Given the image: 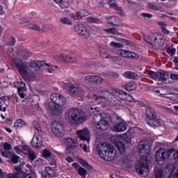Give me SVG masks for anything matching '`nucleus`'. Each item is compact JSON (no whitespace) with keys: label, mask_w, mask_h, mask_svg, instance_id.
Segmentation results:
<instances>
[{"label":"nucleus","mask_w":178,"mask_h":178,"mask_svg":"<svg viewBox=\"0 0 178 178\" xmlns=\"http://www.w3.org/2000/svg\"><path fill=\"white\" fill-rule=\"evenodd\" d=\"M138 148L141 157L139 160V164L136 167V172L139 175H148V172H149L148 168L151 163L147 159V155L151 154V145L147 142H140Z\"/></svg>","instance_id":"obj_1"},{"label":"nucleus","mask_w":178,"mask_h":178,"mask_svg":"<svg viewBox=\"0 0 178 178\" xmlns=\"http://www.w3.org/2000/svg\"><path fill=\"white\" fill-rule=\"evenodd\" d=\"M50 99L52 101L54 106H52V103H49V108L53 111L54 115H62L63 112V106L66 105V97H65L60 93H53L50 96Z\"/></svg>","instance_id":"obj_2"},{"label":"nucleus","mask_w":178,"mask_h":178,"mask_svg":"<svg viewBox=\"0 0 178 178\" xmlns=\"http://www.w3.org/2000/svg\"><path fill=\"white\" fill-rule=\"evenodd\" d=\"M97 154L100 155L101 158L104 161L111 162L115 159L116 153L115 152V148L111 144L107 143L99 144L96 148Z\"/></svg>","instance_id":"obj_3"},{"label":"nucleus","mask_w":178,"mask_h":178,"mask_svg":"<svg viewBox=\"0 0 178 178\" xmlns=\"http://www.w3.org/2000/svg\"><path fill=\"white\" fill-rule=\"evenodd\" d=\"M67 119L74 124H81L87 120V114L84 111L74 108L67 111Z\"/></svg>","instance_id":"obj_4"},{"label":"nucleus","mask_w":178,"mask_h":178,"mask_svg":"<svg viewBox=\"0 0 178 178\" xmlns=\"http://www.w3.org/2000/svg\"><path fill=\"white\" fill-rule=\"evenodd\" d=\"M64 88H67V92L73 98H79V97H83L84 95V90L83 88L79 86L76 83H65L63 86Z\"/></svg>","instance_id":"obj_5"},{"label":"nucleus","mask_w":178,"mask_h":178,"mask_svg":"<svg viewBox=\"0 0 178 178\" xmlns=\"http://www.w3.org/2000/svg\"><path fill=\"white\" fill-rule=\"evenodd\" d=\"M143 38L146 42L152 45L155 49H159V48L163 47V35H150L148 36L144 35Z\"/></svg>","instance_id":"obj_6"},{"label":"nucleus","mask_w":178,"mask_h":178,"mask_svg":"<svg viewBox=\"0 0 178 178\" xmlns=\"http://www.w3.org/2000/svg\"><path fill=\"white\" fill-rule=\"evenodd\" d=\"M13 63H15L19 73L23 77L24 80H27L29 76V69H30V63L19 60L17 59H13Z\"/></svg>","instance_id":"obj_7"},{"label":"nucleus","mask_w":178,"mask_h":178,"mask_svg":"<svg viewBox=\"0 0 178 178\" xmlns=\"http://www.w3.org/2000/svg\"><path fill=\"white\" fill-rule=\"evenodd\" d=\"M146 120L148 125L152 127H159L161 126V119L156 116V113L151 107L146 109Z\"/></svg>","instance_id":"obj_8"},{"label":"nucleus","mask_w":178,"mask_h":178,"mask_svg":"<svg viewBox=\"0 0 178 178\" xmlns=\"http://www.w3.org/2000/svg\"><path fill=\"white\" fill-rule=\"evenodd\" d=\"M92 123L99 130H107L109 127L108 118L104 117L101 114H96L92 118Z\"/></svg>","instance_id":"obj_9"},{"label":"nucleus","mask_w":178,"mask_h":178,"mask_svg":"<svg viewBox=\"0 0 178 178\" xmlns=\"http://www.w3.org/2000/svg\"><path fill=\"white\" fill-rule=\"evenodd\" d=\"M172 155V150H166L165 148H159L155 154V161L158 165H163L166 159H169Z\"/></svg>","instance_id":"obj_10"},{"label":"nucleus","mask_w":178,"mask_h":178,"mask_svg":"<svg viewBox=\"0 0 178 178\" xmlns=\"http://www.w3.org/2000/svg\"><path fill=\"white\" fill-rule=\"evenodd\" d=\"M99 98L102 99H106V101H108V102H110V104H113V105H120V101H119V99L115 97L113 93H111L106 90L100 91Z\"/></svg>","instance_id":"obj_11"},{"label":"nucleus","mask_w":178,"mask_h":178,"mask_svg":"<svg viewBox=\"0 0 178 178\" xmlns=\"http://www.w3.org/2000/svg\"><path fill=\"white\" fill-rule=\"evenodd\" d=\"M51 131L56 137H58L59 138L65 137V127H63V124L59 122L54 121L52 122Z\"/></svg>","instance_id":"obj_12"},{"label":"nucleus","mask_w":178,"mask_h":178,"mask_svg":"<svg viewBox=\"0 0 178 178\" xmlns=\"http://www.w3.org/2000/svg\"><path fill=\"white\" fill-rule=\"evenodd\" d=\"M147 74L151 76V77H152L154 80H156V81H167L168 79H169V74L163 70H159L157 72L149 71Z\"/></svg>","instance_id":"obj_13"},{"label":"nucleus","mask_w":178,"mask_h":178,"mask_svg":"<svg viewBox=\"0 0 178 178\" xmlns=\"http://www.w3.org/2000/svg\"><path fill=\"white\" fill-rule=\"evenodd\" d=\"M74 30H75L76 33H77L80 37H82V38H85V40L90 38V30H88L87 27L84 26V25L81 24H76L74 26Z\"/></svg>","instance_id":"obj_14"},{"label":"nucleus","mask_w":178,"mask_h":178,"mask_svg":"<svg viewBox=\"0 0 178 178\" xmlns=\"http://www.w3.org/2000/svg\"><path fill=\"white\" fill-rule=\"evenodd\" d=\"M112 93L116 97H119V98L123 99L124 101H127L128 102H132V101H134V98H133L130 94L123 90H120L119 89H113Z\"/></svg>","instance_id":"obj_15"},{"label":"nucleus","mask_w":178,"mask_h":178,"mask_svg":"<svg viewBox=\"0 0 178 178\" xmlns=\"http://www.w3.org/2000/svg\"><path fill=\"white\" fill-rule=\"evenodd\" d=\"M31 53L29 52L25 49H19L17 51V57L13 59H17V60H27L30 58Z\"/></svg>","instance_id":"obj_16"},{"label":"nucleus","mask_w":178,"mask_h":178,"mask_svg":"<svg viewBox=\"0 0 178 178\" xmlns=\"http://www.w3.org/2000/svg\"><path fill=\"white\" fill-rule=\"evenodd\" d=\"M115 145L121 153V158L122 159L123 163L127 161V154H126V145L122 142H115Z\"/></svg>","instance_id":"obj_17"},{"label":"nucleus","mask_w":178,"mask_h":178,"mask_svg":"<svg viewBox=\"0 0 178 178\" xmlns=\"http://www.w3.org/2000/svg\"><path fill=\"white\" fill-rule=\"evenodd\" d=\"M60 60L61 62H64V63H67V64H72V65H77L79 63V61L77 59L74 57H72L70 55H66V54H61L60 55Z\"/></svg>","instance_id":"obj_18"},{"label":"nucleus","mask_w":178,"mask_h":178,"mask_svg":"<svg viewBox=\"0 0 178 178\" xmlns=\"http://www.w3.org/2000/svg\"><path fill=\"white\" fill-rule=\"evenodd\" d=\"M79 138L83 141H87L88 144H90V131L87 129L76 131Z\"/></svg>","instance_id":"obj_19"},{"label":"nucleus","mask_w":178,"mask_h":178,"mask_svg":"<svg viewBox=\"0 0 178 178\" xmlns=\"http://www.w3.org/2000/svg\"><path fill=\"white\" fill-rule=\"evenodd\" d=\"M44 65L43 61L32 60L29 63V67L34 69L35 72H40L42 69V66Z\"/></svg>","instance_id":"obj_20"},{"label":"nucleus","mask_w":178,"mask_h":178,"mask_svg":"<svg viewBox=\"0 0 178 178\" xmlns=\"http://www.w3.org/2000/svg\"><path fill=\"white\" fill-rule=\"evenodd\" d=\"M31 145L36 149H40L42 147V139L38 138L37 136H34L31 140Z\"/></svg>","instance_id":"obj_21"},{"label":"nucleus","mask_w":178,"mask_h":178,"mask_svg":"<svg viewBox=\"0 0 178 178\" xmlns=\"http://www.w3.org/2000/svg\"><path fill=\"white\" fill-rule=\"evenodd\" d=\"M27 88H26V83L23 81L18 82V93L19 97L24 98L26 97V91Z\"/></svg>","instance_id":"obj_22"},{"label":"nucleus","mask_w":178,"mask_h":178,"mask_svg":"<svg viewBox=\"0 0 178 178\" xmlns=\"http://www.w3.org/2000/svg\"><path fill=\"white\" fill-rule=\"evenodd\" d=\"M127 127L124 122H120L119 124H115L112 127L113 131H116L117 133H120L122 131H125Z\"/></svg>","instance_id":"obj_23"},{"label":"nucleus","mask_w":178,"mask_h":178,"mask_svg":"<svg viewBox=\"0 0 178 178\" xmlns=\"http://www.w3.org/2000/svg\"><path fill=\"white\" fill-rule=\"evenodd\" d=\"M108 4L111 8H113V9H115V10H117L118 15L120 16H124V12L123 11V9L121 7L118 6V4H116V1L115 0L110 1Z\"/></svg>","instance_id":"obj_24"},{"label":"nucleus","mask_w":178,"mask_h":178,"mask_svg":"<svg viewBox=\"0 0 178 178\" xmlns=\"http://www.w3.org/2000/svg\"><path fill=\"white\" fill-rule=\"evenodd\" d=\"M54 2L58 5L62 9H66L70 6V4L65 0H54Z\"/></svg>","instance_id":"obj_25"},{"label":"nucleus","mask_w":178,"mask_h":178,"mask_svg":"<svg viewBox=\"0 0 178 178\" xmlns=\"http://www.w3.org/2000/svg\"><path fill=\"white\" fill-rule=\"evenodd\" d=\"M15 172L14 175H15L17 178H26L24 173L22 172V165H20L19 167H15Z\"/></svg>","instance_id":"obj_26"},{"label":"nucleus","mask_w":178,"mask_h":178,"mask_svg":"<svg viewBox=\"0 0 178 178\" xmlns=\"http://www.w3.org/2000/svg\"><path fill=\"white\" fill-rule=\"evenodd\" d=\"M107 23L111 24L112 26H118L119 23V18L118 17L111 16L107 18Z\"/></svg>","instance_id":"obj_27"},{"label":"nucleus","mask_w":178,"mask_h":178,"mask_svg":"<svg viewBox=\"0 0 178 178\" xmlns=\"http://www.w3.org/2000/svg\"><path fill=\"white\" fill-rule=\"evenodd\" d=\"M97 75H86L85 76V81L88 84H95Z\"/></svg>","instance_id":"obj_28"},{"label":"nucleus","mask_w":178,"mask_h":178,"mask_svg":"<svg viewBox=\"0 0 178 178\" xmlns=\"http://www.w3.org/2000/svg\"><path fill=\"white\" fill-rule=\"evenodd\" d=\"M60 23H61V24H64L65 26H72V24H73L72 19L67 17H61L60 19Z\"/></svg>","instance_id":"obj_29"},{"label":"nucleus","mask_w":178,"mask_h":178,"mask_svg":"<svg viewBox=\"0 0 178 178\" xmlns=\"http://www.w3.org/2000/svg\"><path fill=\"white\" fill-rule=\"evenodd\" d=\"M124 88L127 90V91H134L137 88V86L133 81H131L128 83H127L124 86Z\"/></svg>","instance_id":"obj_30"},{"label":"nucleus","mask_w":178,"mask_h":178,"mask_svg":"<svg viewBox=\"0 0 178 178\" xmlns=\"http://www.w3.org/2000/svg\"><path fill=\"white\" fill-rule=\"evenodd\" d=\"M165 171L162 168H156L154 170V177L155 178H163Z\"/></svg>","instance_id":"obj_31"},{"label":"nucleus","mask_w":178,"mask_h":178,"mask_svg":"<svg viewBox=\"0 0 178 178\" xmlns=\"http://www.w3.org/2000/svg\"><path fill=\"white\" fill-rule=\"evenodd\" d=\"M147 7L148 9H151L152 10H157L159 12H165V9H163L162 7H158L151 3H147Z\"/></svg>","instance_id":"obj_32"},{"label":"nucleus","mask_w":178,"mask_h":178,"mask_svg":"<svg viewBox=\"0 0 178 178\" xmlns=\"http://www.w3.org/2000/svg\"><path fill=\"white\" fill-rule=\"evenodd\" d=\"M65 144L67 145V147H70L71 148H76V147H77V143L70 138H67L65 140Z\"/></svg>","instance_id":"obj_33"},{"label":"nucleus","mask_w":178,"mask_h":178,"mask_svg":"<svg viewBox=\"0 0 178 178\" xmlns=\"http://www.w3.org/2000/svg\"><path fill=\"white\" fill-rule=\"evenodd\" d=\"M24 126H26V122L23 120H17L14 124L15 129H22Z\"/></svg>","instance_id":"obj_34"},{"label":"nucleus","mask_w":178,"mask_h":178,"mask_svg":"<svg viewBox=\"0 0 178 178\" xmlns=\"http://www.w3.org/2000/svg\"><path fill=\"white\" fill-rule=\"evenodd\" d=\"M125 77H127V79H131L132 80H136V79H138V76L135 72H128L124 73Z\"/></svg>","instance_id":"obj_35"},{"label":"nucleus","mask_w":178,"mask_h":178,"mask_svg":"<svg viewBox=\"0 0 178 178\" xmlns=\"http://www.w3.org/2000/svg\"><path fill=\"white\" fill-rule=\"evenodd\" d=\"M130 51L120 49L118 51V55H120L122 58H128L129 55Z\"/></svg>","instance_id":"obj_36"},{"label":"nucleus","mask_w":178,"mask_h":178,"mask_svg":"<svg viewBox=\"0 0 178 178\" xmlns=\"http://www.w3.org/2000/svg\"><path fill=\"white\" fill-rule=\"evenodd\" d=\"M79 163H81V165H82V166L86 168V169H88L89 170H91V169H92V167H91V165H90V164H88V163H87V161H86L85 160L79 159Z\"/></svg>","instance_id":"obj_37"},{"label":"nucleus","mask_w":178,"mask_h":178,"mask_svg":"<svg viewBox=\"0 0 178 178\" xmlns=\"http://www.w3.org/2000/svg\"><path fill=\"white\" fill-rule=\"evenodd\" d=\"M18 23L19 24H27V23H30V18L27 17H22L19 19Z\"/></svg>","instance_id":"obj_38"},{"label":"nucleus","mask_w":178,"mask_h":178,"mask_svg":"<svg viewBox=\"0 0 178 178\" xmlns=\"http://www.w3.org/2000/svg\"><path fill=\"white\" fill-rule=\"evenodd\" d=\"M99 56L100 58H102V59H109V56H111V54H108V52L104 50L99 51Z\"/></svg>","instance_id":"obj_39"},{"label":"nucleus","mask_w":178,"mask_h":178,"mask_svg":"<svg viewBox=\"0 0 178 178\" xmlns=\"http://www.w3.org/2000/svg\"><path fill=\"white\" fill-rule=\"evenodd\" d=\"M104 31H106V33H109L110 34H114L115 35H119V31H118L116 28L107 29H105Z\"/></svg>","instance_id":"obj_40"},{"label":"nucleus","mask_w":178,"mask_h":178,"mask_svg":"<svg viewBox=\"0 0 178 178\" xmlns=\"http://www.w3.org/2000/svg\"><path fill=\"white\" fill-rule=\"evenodd\" d=\"M111 122H113V123H114L115 124H119V123H123V122H122V118H120V117H118V115L113 116L111 119Z\"/></svg>","instance_id":"obj_41"},{"label":"nucleus","mask_w":178,"mask_h":178,"mask_svg":"<svg viewBox=\"0 0 178 178\" xmlns=\"http://www.w3.org/2000/svg\"><path fill=\"white\" fill-rule=\"evenodd\" d=\"M0 152L2 154L3 156H4V158H9V156H10V155H12V152L8 151V150H3L2 149H0Z\"/></svg>","instance_id":"obj_42"},{"label":"nucleus","mask_w":178,"mask_h":178,"mask_svg":"<svg viewBox=\"0 0 178 178\" xmlns=\"http://www.w3.org/2000/svg\"><path fill=\"white\" fill-rule=\"evenodd\" d=\"M51 154V151L47 149H44L42 153V156L43 158H50Z\"/></svg>","instance_id":"obj_43"},{"label":"nucleus","mask_w":178,"mask_h":178,"mask_svg":"<svg viewBox=\"0 0 178 178\" xmlns=\"http://www.w3.org/2000/svg\"><path fill=\"white\" fill-rule=\"evenodd\" d=\"M29 158L30 161H34L37 158V155L35 154V152H34L32 150H29V152L28 153Z\"/></svg>","instance_id":"obj_44"},{"label":"nucleus","mask_w":178,"mask_h":178,"mask_svg":"<svg viewBox=\"0 0 178 178\" xmlns=\"http://www.w3.org/2000/svg\"><path fill=\"white\" fill-rule=\"evenodd\" d=\"M110 45L111 47H113V48H123L124 47L123 44L115 42H111Z\"/></svg>","instance_id":"obj_45"},{"label":"nucleus","mask_w":178,"mask_h":178,"mask_svg":"<svg viewBox=\"0 0 178 178\" xmlns=\"http://www.w3.org/2000/svg\"><path fill=\"white\" fill-rule=\"evenodd\" d=\"M105 81V79L102 78L101 76L96 75V79L95 84H102Z\"/></svg>","instance_id":"obj_46"},{"label":"nucleus","mask_w":178,"mask_h":178,"mask_svg":"<svg viewBox=\"0 0 178 178\" xmlns=\"http://www.w3.org/2000/svg\"><path fill=\"white\" fill-rule=\"evenodd\" d=\"M129 5L133 6V5H141V0H128Z\"/></svg>","instance_id":"obj_47"},{"label":"nucleus","mask_w":178,"mask_h":178,"mask_svg":"<svg viewBox=\"0 0 178 178\" xmlns=\"http://www.w3.org/2000/svg\"><path fill=\"white\" fill-rule=\"evenodd\" d=\"M138 58H139L138 54H137L134 52L129 51L128 58L134 59L135 60H137V59H138Z\"/></svg>","instance_id":"obj_48"},{"label":"nucleus","mask_w":178,"mask_h":178,"mask_svg":"<svg viewBox=\"0 0 178 178\" xmlns=\"http://www.w3.org/2000/svg\"><path fill=\"white\" fill-rule=\"evenodd\" d=\"M168 178H178V170H173L170 175H169Z\"/></svg>","instance_id":"obj_49"},{"label":"nucleus","mask_w":178,"mask_h":178,"mask_svg":"<svg viewBox=\"0 0 178 178\" xmlns=\"http://www.w3.org/2000/svg\"><path fill=\"white\" fill-rule=\"evenodd\" d=\"M108 59L113 60V62H120L122 60V58L120 56H115L110 55Z\"/></svg>","instance_id":"obj_50"},{"label":"nucleus","mask_w":178,"mask_h":178,"mask_svg":"<svg viewBox=\"0 0 178 178\" xmlns=\"http://www.w3.org/2000/svg\"><path fill=\"white\" fill-rule=\"evenodd\" d=\"M78 172H79L80 176H84V177H86V175H87V170H86V169L80 167L78 170Z\"/></svg>","instance_id":"obj_51"},{"label":"nucleus","mask_w":178,"mask_h":178,"mask_svg":"<svg viewBox=\"0 0 178 178\" xmlns=\"http://www.w3.org/2000/svg\"><path fill=\"white\" fill-rule=\"evenodd\" d=\"M3 147L4 151H10V149H12V145H10L8 143H4L3 144Z\"/></svg>","instance_id":"obj_52"},{"label":"nucleus","mask_w":178,"mask_h":178,"mask_svg":"<svg viewBox=\"0 0 178 178\" xmlns=\"http://www.w3.org/2000/svg\"><path fill=\"white\" fill-rule=\"evenodd\" d=\"M88 21L90 23H100L101 22V20L99 19L95 18V17H88Z\"/></svg>","instance_id":"obj_53"},{"label":"nucleus","mask_w":178,"mask_h":178,"mask_svg":"<svg viewBox=\"0 0 178 178\" xmlns=\"http://www.w3.org/2000/svg\"><path fill=\"white\" fill-rule=\"evenodd\" d=\"M144 19H151L152 17V14L147 13H143L140 15Z\"/></svg>","instance_id":"obj_54"},{"label":"nucleus","mask_w":178,"mask_h":178,"mask_svg":"<svg viewBox=\"0 0 178 178\" xmlns=\"http://www.w3.org/2000/svg\"><path fill=\"white\" fill-rule=\"evenodd\" d=\"M46 66H48L47 70L49 73H54L55 72V67L54 66H51L49 64H46Z\"/></svg>","instance_id":"obj_55"},{"label":"nucleus","mask_w":178,"mask_h":178,"mask_svg":"<svg viewBox=\"0 0 178 178\" xmlns=\"http://www.w3.org/2000/svg\"><path fill=\"white\" fill-rule=\"evenodd\" d=\"M16 44V39L15 38H11V39L7 42L8 45L10 47H13Z\"/></svg>","instance_id":"obj_56"},{"label":"nucleus","mask_w":178,"mask_h":178,"mask_svg":"<svg viewBox=\"0 0 178 178\" xmlns=\"http://www.w3.org/2000/svg\"><path fill=\"white\" fill-rule=\"evenodd\" d=\"M19 159H20V157L17 155H13L11 158V161L13 163H17V162H19Z\"/></svg>","instance_id":"obj_57"},{"label":"nucleus","mask_w":178,"mask_h":178,"mask_svg":"<svg viewBox=\"0 0 178 178\" xmlns=\"http://www.w3.org/2000/svg\"><path fill=\"white\" fill-rule=\"evenodd\" d=\"M29 30H35V31H40L41 28H40V26L38 25H32L31 27H29Z\"/></svg>","instance_id":"obj_58"},{"label":"nucleus","mask_w":178,"mask_h":178,"mask_svg":"<svg viewBox=\"0 0 178 178\" xmlns=\"http://www.w3.org/2000/svg\"><path fill=\"white\" fill-rule=\"evenodd\" d=\"M45 170H46V172H47V175H48L49 176H53V175H54V171H53L52 169H51V168H49V167H46Z\"/></svg>","instance_id":"obj_59"},{"label":"nucleus","mask_w":178,"mask_h":178,"mask_svg":"<svg viewBox=\"0 0 178 178\" xmlns=\"http://www.w3.org/2000/svg\"><path fill=\"white\" fill-rule=\"evenodd\" d=\"M75 17H76V19H82V17H83L82 11H77L75 13Z\"/></svg>","instance_id":"obj_60"},{"label":"nucleus","mask_w":178,"mask_h":178,"mask_svg":"<svg viewBox=\"0 0 178 178\" xmlns=\"http://www.w3.org/2000/svg\"><path fill=\"white\" fill-rule=\"evenodd\" d=\"M159 94L160 95H166L168 94V90L165 88L159 89Z\"/></svg>","instance_id":"obj_61"},{"label":"nucleus","mask_w":178,"mask_h":178,"mask_svg":"<svg viewBox=\"0 0 178 178\" xmlns=\"http://www.w3.org/2000/svg\"><path fill=\"white\" fill-rule=\"evenodd\" d=\"M22 149L24 151H26V152L29 153L30 151H31V147H30V146L29 145H24L22 147Z\"/></svg>","instance_id":"obj_62"},{"label":"nucleus","mask_w":178,"mask_h":178,"mask_svg":"<svg viewBox=\"0 0 178 178\" xmlns=\"http://www.w3.org/2000/svg\"><path fill=\"white\" fill-rule=\"evenodd\" d=\"M33 126H34V128L38 130V131H41V130H42L41 126L39 125L38 122H34Z\"/></svg>","instance_id":"obj_63"},{"label":"nucleus","mask_w":178,"mask_h":178,"mask_svg":"<svg viewBox=\"0 0 178 178\" xmlns=\"http://www.w3.org/2000/svg\"><path fill=\"white\" fill-rule=\"evenodd\" d=\"M170 79L172 80H178V74H172L170 75Z\"/></svg>","instance_id":"obj_64"}]
</instances>
